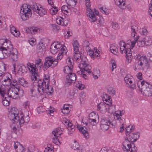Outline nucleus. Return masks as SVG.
<instances>
[{"label": "nucleus", "instance_id": "nucleus-40", "mask_svg": "<svg viewBox=\"0 0 152 152\" xmlns=\"http://www.w3.org/2000/svg\"><path fill=\"white\" fill-rule=\"evenodd\" d=\"M110 50L111 52L115 55H116L118 51V48L115 46L112 45L110 48Z\"/></svg>", "mask_w": 152, "mask_h": 152}, {"label": "nucleus", "instance_id": "nucleus-42", "mask_svg": "<svg viewBox=\"0 0 152 152\" xmlns=\"http://www.w3.org/2000/svg\"><path fill=\"white\" fill-rule=\"evenodd\" d=\"M4 81L5 83L4 85L6 86H9L12 84V82L11 81L10 78L8 77L6 79H4Z\"/></svg>", "mask_w": 152, "mask_h": 152}, {"label": "nucleus", "instance_id": "nucleus-44", "mask_svg": "<svg viewBox=\"0 0 152 152\" xmlns=\"http://www.w3.org/2000/svg\"><path fill=\"white\" fill-rule=\"evenodd\" d=\"M88 119H91L94 118H98V115L94 112L91 113L88 115Z\"/></svg>", "mask_w": 152, "mask_h": 152}, {"label": "nucleus", "instance_id": "nucleus-54", "mask_svg": "<svg viewBox=\"0 0 152 152\" xmlns=\"http://www.w3.org/2000/svg\"><path fill=\"white\" fill-rule=\"evenodd\" d=\"M3 103L5 106H8L9 104V101H6V97H3L2 98Z\"/></svg>", "mask_w": 152, "mask_h": 152}, {"label": "nucleus", "instance_id": "nucleus-25", "mask_svg": "<svg viewBox=\"0 0 152 152\" xmlns=\"http://www.w3.org/2000/svg\"><path fill=\"white\" fill-rule=\"evenodd\" d=\"M97 110L104 113L106 111V104L104 103H100L97 105Z\"/></svg>", "mask_w": 152, "mask_h": 152}, {"label": "nucleus", "instance_id": "nucleus-43", "mask_svg": "<svg viewBox=\"0 0 152 152\" xmlns=\"http://www.w3.org/2000/svg\"><path fill=\"white\" fill-rule=\"evenodd\" d=\"M99 8L100 11L103 14L107 15L109 13L108 10L104 7H99Z\"/></svg>", "mask_w": 152, "mask_h": 152}, {"label": "nucleus", "instance_id": "nucleus-6", "mask_svg": "<svg viewBox=\"0 0 152 152\" xmlns=\"http://www.w3.org/2000/svg\"><path fill=\"white\" fill-rule=\"evenodd\" d=\"M148 61L146 56H142L138 59L137 61V65L136 64H134L133 68L135 71L138 69L143 70L148 66Z\"/></svg>", "mask_w": 152, "mask_h": 152}, {"label": "nucleus", "instance_id": "nucleus-11", "mask_svg": "<svg viewBox=\"0 0 152 152\" xmlns=\"http://www.w3.org/2000/svg\"><path fill=\"white\" fill-rule=\"evenodd\" d=\"M124 80L127 86L133 89L136 88V87L135 81L130 75H126L124 78Z\"/></svg>", "mask_w": 152, "mask_h": 152}, {"label": "nucleus", "instance_id": "nucleus-38", "mask_svg": "<svg viewBox=\"0 0 152 152\" xmlns=\"http://www.w3.org/2000/svg\"><path fill=\"white\" fill-rule=\"evenodd\" d=\"M77 0H66V1L67 4L71 6L72 7H74L76 5Z\"/></svg>", "mask_w": 152, "mask_h": 152}, {"label": "nucleus", "instance_id": "nucleus-51", "mask_svg": "<svg viewBox=\"0 0 152 152\" xmlns=\"http://www.w3.org/2000/svg\"><path fill=\"white\" fill-rule=\"evenodd\" d=\"M127 139L131 142L132 143H133V142H135V141H133V140L134 139V133H132L130 134L129 135Z\"/></svg>", "mask_w": 152, "mask_h": 152}, {"label": "nucleus", "instance_id": "nucleus-33", "mask_svg": "<svg viewBox=\"0 0 152 152\" xmlns=\"http://www.w3.org/2000/svg\"><path fill=\"white\" fill-rule=\"evenodd\" d=\"M61 10L63 13L66 15H69L70 13V8L66 5H64L62 7Z\"/></svg>", "mask_w": 152, "mask_h": 152}, {"label": "nucleus", "instance_id": "nucleus-17", "mask_svg": "<svg viewBox=\"0 0 152 152\" xmlns=\"http://www.w3.org/2000/svg\"><path fill=\"white\" fill-rule=\"evenodd\" d=\"M76 76L75 73L69 72V74L66 76L65 85L69 86L72 83L75 82L76 80Z\"/></svg>", "mask_w": 152, "mask_h": 152}, {"label": "nucleus", "instance_id": "nucleus-52", "mask_svg": "<svg viewBox=\"0 0 152 152\" xmlns=\"http://www.w3.org/2000/svg\"><path fill=\"white\" fill-rule=\"evenodd\" d=\"M132 143V146L130 147V150H129V151L131 152H136L137 150V148L135 147L133 143Z\"/></svg>", "mask_w": 152, "mask_h": 152}, {"label": "nucleus", "instance_id": "nucleus-32", "mask_svg": "<svg viewBox=\"0 0 152 152\" xmlns=\"http://www.w3.org/2000/svg\"><path fill=\"white\" fill-rule=\"evenodd\" d=\"M143 40L146 46L150 45L152 44V39L150 36H146L143 38Z\"/></svg>", "mask_w": 152, "mask_h": 152}, {"label": "nucleus", "instance_id": "nucleus-22", "mask_svg": "<svg viewBox=\"0 0 152 152\" xmlns=\"http://www.w3.org/2000/svg\"><path fill=\"white\" fill-rule=\"evenodd\" d=\"M14 145V148L17 152H23L25 151L23 146L19 142H15Z\"/></svg>", "mask_w": 152, "mask_h": 152}, {"label": "nucleus", "instance_id": "nucleus-2", "mask_svg": "<svg viewBox=\"0 0 152 152\" xmlns=\"http://www.w3.org/2000/svg\"><path fill=\"white\" fill-rule=\"evenodd\" d=\"M81 56V54L80 52H77V53H74V58L76 60V61H79L80 60L79 67L82 70L81 71L82 72L83 70H84L88 72H91L90 69H87V66H90V65L88 63L87 58L84 56L82 57Z\"/></svg>", "mask_w": 152, "mask_h": 152}, {"label": "nucleus", "instance_id": "nucleus-19", "mask_svg": "<svg viewBox=\"0 0 152 152\" xmlns=\"http://www.w3.org/2000/svg\"><path fill=\"white\" fill-rule=\"evenodd\" d=\"M66 63L68 64V66H67L64 67V73H67L66 71L69 69L71 72L73 69V63L72 62L71 60L69 58H68L66 59Z\"/></svg>", "mask_w": 152, "mask_h": 152}, {"label": "nucleus", "instance_id": "nucleus-49", "mask_svg": "<svg viewBox=\"0 0 152 152\" xmlns=\"http://www.w3.org/2000/svg\"><path fill=\"white\" fill-rule=\"evenodd\" d=\"M80 100L81 102L85 99V94L83 92H82L80 94Z\"/></svg>", "mask_w": 152, "mask_h": 152}, {"label": "nucleus", "instance_id": "nucleus-27", "mask_svg": "<svg viewBox=\"0 0 152 152\" xmlns=\"http://www.w3.org/2000/svg\"><path fill=\"white\" fill-rule=\"evenodd\" d=\"M10 32L13 35L16 37H18L20 36V32L18 31L13 25H10Z\"/></svg>", "mask_w": 152, "mask_h": 152}, {"label": "nucleus", "instance_id": "nucleus-59", "mask_svg": "<svg viewBox=\"0 0 152 152\" xmlns=\"http://www.w3.org/2000/svg\"><path fill=\"white\" fill-rule=\"evenodd\" d=\"M138 45L139 47H143L145 45V43L144 42V41L143 40L142 41H138L137 42Z\"/></svg>", "mask_w": 152, "mask_h": 152}, {"label": "nucleus", "instance_id": "nucleus-30", "mask_svg": "<svg viewBox=\"0 0 152 152\" xmlns=\"http://www.w3.org/2000/svg\"><path fill=\"white\" fill-rule=\"evenodd\" d=\"M104 99L103 100L105 101L106 103H104L107 105H110L112 104L111 102V99L110 97L106 94L104 95Z\"/></svg>", "mask_w": 152, "mask_h": 152}, {"label": "nucleus", "instance_id": "nucleus-36", "mask_svg": "<svg viewBox=\"0 0 152 152\" xmlns=\"http://www.w3.org/2000/svg\"><path fill=\"white\" fill-rule=\"evenodd\" d=\"M137 27L135 25H133L131 26V35L133 37H134L137 34Z\"/></svg>", "mask_w": 152, "mask_h": 152}, {"label": "nucleus", "instance_id": "nucleus-61", "mask_svg": "<svg viewBox=\"0 0 152 152\" xmlns=\"http://www.w3.org/2000/svg\"><path fill=\"white\" fill-rule=\"evenodd\" d=\"M79 147V145L77 143L74 142L72 146V148L74 150H76Z\"/></svg>", "mask_w": 152, "mask_h": 152}, {"label": "nucleus", "instance_id": "nucleus-55", "mask_svg": "<svg viewBox=\"0 0 152 152\" xmlns=\"http://www.w3.org/2000/svg\"><path fill=\"white\" fill-rule=\"evenodd\" d=\"M94 118L89 119V122L92 125H94L96 123V119Z\"/></svg>", "mask_w": 152, "mask_h": 152}, {"label": "nucleus", "instance_id": "nucleus-34", "mask_svg": "<svg viewBox=\"0 0 152 152\" xmlns=\"http://www.w3.org/2000/svg\"><path fill=\"white\" fill-rule=\"evenodd\" d=\"M50 51L51 53L53 54L56 53L58 51L56 42L53 43L51 46Z\"/></svg>", "mask_w": 152, "mask_h": 152}, {"label": "nucleus", "instance_id": "nucleus-13", "mask_svg": "<svg viewBox=\"0 0 152 152\" xmlns=\"http://www.w3.org/2000/svg\"><path fill=\"white\" fill-rule=\"evenodd\" d=\"M18 109L15 108H13L8 114L9 118L13 123L15 120H19V117L18 116Z\"/></svg>", "mask_w": 152, "mask_h": 152}, {"label": "nucleus", "instance_id": "nucleus-10", "mask_svg": "<svg viewBox=\"0 0 152 152\" xmlns=\"http://www.w3.org/2000/svg\"><path fill=\"white\" fill-rule=\"evenodd\" d=\"M58 64V61L56 59L52 56H49L45 58V62L44 64L45 69H47L50 67H53L56 66Z\"/></svg>", "mask_w": 152, "mask_h": 152}, {"label": "nucleus", "instance_id": "nucleus-64", "mask_svg": "<svg viewBox=\"0 0 152 152\" xmlns=\"http://www.w3.org/2000/svg\"><path fill=\"white\" fill-rule=\"evenodd\" d=\"M0 94L2 97V98L4 97V95L5 94V91H4L2 88H1V86L0 85Z\"/></svg>", "mask_w": 152, "mask_h": 152}, {"label": "nucleus", "instance_id": "nucleus-46", "mask_svg": "<svg viewBox=\"0 0 152 152\" xmlns=\"http://www.w3.org/2000/svg\"><path fill=\"white\" fill-rule=\"evenodd\" d=\"M139 38V36H137L134 39V41H132L131 42V46L130 47L132 49L135 46V44L136 42L138 41Z\"/></svg>", "mask_w": 152, "mask_h": 152}, {"label": "nucleus", "instance_id": "nucleus-20", "mask_svg": "<svg viewBox=\"0 0 152 152\" xmlns=\"http://www.w3.org/2000/svg\"><path fill=\"white\" fill-rule=\"evenodd\" d=\"M37 49L38 53L43 54L46 50V45L42 42H40L37 45Z\"/></svg>", "mask_w": 152, "mask_h": 152}, {"label": "nucleus", "instance_id": "nucleus-24", "mask_svg": "<svg viewBox=\"0 0 152 152\" xmlns=\"http://www.w3.org/2000/svg\"><path fill=\"white\" fill-rule=\"evenodd\" d=\"M29 118L28 115H27L26 117H21L20 119L18 121H19V124L20 126H21L23 124H27L29 121Z\"/></svg>", "mask_w": 152, "mask_h": 152}, {"label": "nucleus", "instance_id": "nucleus-58", "mask_svg": "<svg viewBox=\"0 0 152 152\" xmlns=\"http://www.w3.org/2000/svg\"><path fill=\"white\" fill-rule=\"evenodd\" d=\"M111 64H112V71L113 72L114 69L116 67V65L115 63V61L114 60H112L111 61Z\"/></svg>", "mask_w": 152, "mask_h": 152}, {"label": "nucleus", "instance_id": "nucleus-35", "mask_svg": "<svg viewBox=\"0 0 152 152\" xmlns=\"http://www.w3.org/2000/svg\"><path fill=\"white\" fill-rule=\"evenodd\" d=\"M131 143V142L129 141L127 139H126L123 142L122 145V148L125 152H127L126 145H129V144Z\"/></svg>", "mask_w": 152, "mask_h": 152}, {"label": "nucleus", "instance_id": "nucleus-50", "mask_svg": "<svg viewBox=\"0 0 152 152\" xmlns=\"http://www.w3.org/2000/svg\"><path fill=\"white\" fill-rule=\"evenodd\" d=\"M62 22L61 26H66L69 23V19L66 18L65 19H64L62 18Z\"/></svg>", "mask_w": 152, "mask_h": 152}, {"label": "nucleus", "instance_id": "nucleus-12", "mask_svg": "<svg viewBox=\"0 0 152 152\" xmlns=\"http://www.w3.org/2000/svg\"><path fill=\"white\" fill-rule=\"evenodd\" d=\"M52 133L54 136V137L52 138L53 143L56 145H59V143L60 145L61 144V143L58 140V137L63 133L61 128L59 127L57 128L52 132Z\"/></svg>", "mask_w": 152, "mask_h": 152}, {"label": "nucleus", "instance_id": "nucleus-4", "mask_svg": "<svg viewBox=\"0 0 152 152\" xmlns=\"http://www.w3.org/2000/svg\"><path fill=\"white\" fill-rule=\"evenodd\" d=\"M5 41L4 39H0V43L3 45V46L0 48V59L6 58L7 57V53L9 52V50L12 48L10 42Z\"/></svg>", "mask_w": 152, "mask_h": 152}, {"label": "nucleus", "instance_id": "nucleus-7", "mask_svg": "<svg viewBox=\"0 0 152 152\" xmlns=\"http://www.w3.org/2000/svg\"><path fill=\"white\" fill-rule=\"evenodd\" d=\"M29 7V5L25 4L23 5L21 7L20 15L23 20H28L32 15L31 10Z\"/></svg>", "mask_w": 152, "mask_h": 152}, {"label": "nucleus", "instance_id": "nucleus-28", "mask_svg": "<svg viewBox=\"0 0 152 152\" xmlns=\"http://www.w3.org/2000/svg\"><path fill=\"white\" fill-rule=\"evenodd\" d=\"M61 53L60 52L58 55L57 56V58L56 60H60L62 59L63 57V55L66 54V48L65 47H63L61 48Z\"/></svg>", "mask_w": 152, "mask_h": 152}, {"label": "nucleus", "instance_id": "nucleus-31", "mask_svg": "<svg viewBox=\"0 0 152 152\" xmlns=\"http://www.w3.org/2000/svg\"><path fill=\"white\" fill-rule=\"evenodd\" d=\"M39 30L38 28L34 27H29L26 29V32L27 33L34 34L35 32H37Z\"/></svg>", "mask_w": 152, "mask_h": 152}, {"label": "nucleus", "instance_id": "nucleus-62", "mask_svg": "<svg viewBox=\"0 0 152 152\" xmlns=\"http://www.w3.org/2000/svg\"><path fill=\"white\" fill-rule=\"evenodd\" d=\"M113 28L115 29H118L119 27V25L118 23L116 22L113 23H112Z\"/></svg>", "mask_w": 152, "mask_h": 152}, {"label": "nucleus", "instance_id": "nucleus-26", "mask_svg": "<svg viewBox=\"0 0 152 152\" xmlns=\"http://www.w3.org/2000/svg\"><path fill=\"white\" fill-rule=\"evenodd\" d=\"M18 83L25 87H27L29 86V84L23 78H19L18 80Z\"/></svg>", "mask_w": 152, "mask_h": 152}, {"label": "nucleus", "instance_id": "nucleus-18", "mask_svg": "<svg viewBox=\"0 0 152 152\" xmlns=\"http://www.w3.org/2000/svg\"><path fill=\"white\" fill-rule=\"evenodd\" d=\"M101 122L100 126L101 128L104 131L107 130L109 128V126L111 124L112 125H113V124L111 123L112 122L105 118L102 119Z\"/></svg>", "mask_w": 152, "mask_h": 152}, {"label": "nucleus", "instance_id": "nucleus-63", "mask_svg": "<svg viewBox=\"0 0 152 152\" xmlns=\"http://www.w3.org/2000/svg\"><path fill=\"white\" fill-rule=\"evenodd\" d=\"M89 45V42L86 40L85 41L83 44V45L84 47H86V49H88V47H89L88 46Z\"/></svg>", "mask_w": 152, "mask_h": 152}, {"label": "nucleus", "instance_id": "nucleus-5", "mask_svg": "<svg viewBox=\"0 0 152 152\" xmlns=\"http://www.w3.org/2000/svg\"><path fill=\"white\" fill-rule=\"evenodd\" d=\"M129 45L127 43L126 44L123 41H120L119 43L120 52L122 54L124 53L126 54L127 62L130 63L132 61V56L131 49L128 48L127 45Z\"/></svg>", "mask_w": 152, "mask_h": 152}, {"label": "nucleus", "instance_id": "nucleus-21", "mask_svg": "<svg viewBox=\"0 0 152 152\" xmlns=\"http://www.w3.org/2000/svg\"><path fill=\"white\" fill-rule=\"evenodd\" d=\"M77 128L79 129V131L83 134L84 135V137L86 139L88 138L89 137V134L88 132L85 128V129L81 125H78L77 126Z\"/></svg>", "mask_w": 152, "mask_h": 152}, {"label": "nucleus", "instance_id": "nucleus-37", "mask_svg": "<svg viewBox=\"0 0 152 152\" xmlns=\"http://www.w3.org/2000/svg\"><path fill=\"white\" fill-rule=\"evenodd\" d=\"M27 72V69L24 65L20 66H18V73H20L21 72L22 74L25 73Z\"/></svg>", "mask_w": 152, "mask_h": 152}, {"label": "nucleus", "instance_id": "nucleus-8", "mask_svg": "<svg viewBox=\"0 0 152 152\" xmlns=\"http://www.w3.org/2000/svg\"><path fill=\"white\" fill-rule=\"evenodd\" d=\"M23 92V91L19 87H15L9 89L8 91L7 94L9 97L13 99H16L19 97V95H22Z\"/></svg>", "mask_w": 152, "mask_h": 152}, {"label": "nucleus", "instance_id": "nucleus-23", "mask_svg": "<svg viewBox=\"0 0 152 152\" xmlns=\"http://www.w3.org/2000/svg\"><path fill=\"white\" fill-rule=\"evenodd\" d=\"M115 2L117 5L121 9H124L126 8L125 0H115Z\"/></svg>", "mask_w": 152, "mask_h": 152}, {"label": "nucleus", "instance_id": "nucleus-53", "mask_svg": "<svg viewBox=\"0 0 152 152\" xmlns=\"http://www.w3.org/2000/svg\"><path fill=\"white\" fill-rule=\"evenodd\" d=\"M58 11L57 8L53 7L51 8L50 10V12L52 15H55L57 13Z\"/></svg>", "mask_w": 152, "mask_h": 152}, {"label": "nucleus", "instance_id": "nucleus-56", "mask_svg": "<svg viewBox=\"0 0 152 152\" xmlns=\"http://www.w3.org/2000/svg\"><path fill=\"white\" fill-rule=\"evenodd\" d=\"M53 146H52L51 148L48 147L46 148L44 150V152H53Z\"/></svg>", "mask_w": 152, "mask_h": 152}, {"label": "nucleus", "instance_id": "nucleus-29", "mask_svg": "<svg viewBox=\"0 0 152 152\" xmlns=\"http://www.w3.org/2000/svg\"><path fill=\"white\" fill-rule=\"evenodd\" d=\"M68 126L67 127L68 129V133L69 134H72L75 130V126L71 123H68Z\"/></svg>", "mask_w": 152, "mask_h": 152}, {"label": "nucleus", "instance_id": "nucleus-16", "mask_svg": "<svg viewBox=\"0 0 152 152\" xmlns=\"http://www.w3.org/2000/svg\"><path fill=\"white\" fill-rule=\"evenodd\" d=\"M7 57L9 56L13 61H16L18 58V51L15 48H12L9 50V52L7 53Z\"/></svg>", "mask_w": 152, "mask_h": 152}, {"label": "nucleus", "instance_id": "nucleus-60", "mask_svg": "<svg viewBox=\"0 0 152 152\" xmlns=\"http://www.w3.org/2000/svg\"><path fill=\"white\" fill-rule=\"evenodd\" d=\"M139 137L140 134L138 133H134V139L133 140V141H136L139 138Z\"/></svg>", "mask_w": 152, "mask_h": 152}, {"label": "nucleus", "instance_id": "nucleus-9", "mask_svg": "<svg viewBox=\"0 0 152 152\" xmlns=\"http://www.w3.org/2000/svg\"><path fill=\"white\" fill-rule=\"evenodd\" d=\"M27 65L28 68L32 73L31 79L33 81V82L36 83L37 82L39 77L37 69L35 67L34 65H32L30 63H28Z\"/></svg>", "mask_w": 152, "mask_h": 152}, {"label": "nucleus", "instance_id": "nucleus-57", "mask_svg": "<svg viewBox=\"0 0 152 152\" xmlns=\"http://www.w3.org/2000/svg\"><path fill=\"white\" fill-rule=\"evenodd\" d=\"M29 43L30 45L34 46L36 44V39H31L29 40Z\"/></svg>", "mask_w": 152, "mask_h": 152}, {"label": "nucleus", "instance_id": "nucleus-14", "mask_svg": "<svg viewBox=\"0 0 152 152\" xmlns=\"http://www.w3.org/2000/svg\"><path fill=\"white\" fill-rule=\"evenodd\" d=\"M31 8L40 16H42L47 13V11L45 9L42 8L40 5L37 4L33 5Z\"/></svg>", "mask_w": 152, "mask_h": 152}, {"label": "nucleus", "instance_id": "nucleus-39", "mask_svg": "<svg viewBox=\"0 0 152 152\" xmlns=\"http://www.w3.org/2000/svg\"><path fill=\"white\" fill-rule=\"evenodd\" d=\"M134 127L131 125H129L126 128V134L129 135V133L132 132L134 129Z\"/></svg>", "mask_w": 152, "mask_h": 152}, {"label": "nucleus", "instance_id": "nucleus-47", "mask_svg": "<svg viewBox=\"0 0 152 152\" xmlns=\"http://www.w3.org/2000/svg\"><path fill=\"white\" fill-rule=\"evenodd\" d=\"M87 50H88V54L93 59H94V52L91 50L90 47H88V49H87Z\"/></svg>", "mask_w": 152, "mask_h": 152}, {"label": "nucleus", "instance_id": "nucleus-48", "mask_svg": "<svg viewBox=\"0 0 152 152\" xmlns=\"http://www.w3.org/2000/svg\"><path fill=\"white\" fill-rule=\"evenodd\" d=\"M77 86L78 87V88L80 90H82L85 87V86L83 84H82L81 82L80 81H77Z\"/></svg>", "mask_w": 152, "mask_h": 152}, {"label": "nucleus", "instance_id": "nucleus-1", "mask_svg": "<svg viewBox=\"0 0 152 152\" xmlns=\"http://www.w3.org/2000/svg\"><path fill=\"white\" fill-rule=\"evenodd\" d=\"M39 79L37 83L38 82V92L41 94L44 93H52L49 91V83L50 81V76L48 75H45L43 80V81H39Z\"/></svg>", "mask_w": 152, "mask_h": 152}, {"label": "nucleus", "instance_id": "nucleus-3", "mask_svg": "<svg viewBox=\"0 0 152 152\" xmlns=\"http://www.w3.org/2000/svg\"><path fill=\"white\" fill-rule=\"evenodd\" d=\"M139 88L144 95L150 96L152 95V85L148 82L143 80L138 82L137 84Z\"/></svg>", "mask_w": 152, "mask_h": 152}, {"label": "nucleus", "instance_id": "nucleus-15", "mask_svg": "<svg viewBox=\"0 0 152 152\" xmlns=\"http://www.w3.org/2000/svg\"><path fill=\"white\" fill-rule=\"evenodd\" d=\"M90 1V0H85L86 4V7H87V10L89 12L88 14V16L89 17V20L91 22H94L96 21V18L94 12L90 9L91 4Z\"/></svg>", "mask_w": 152, "mask_h": 152}, {"label": "nucleus", "instance_id": "nucleus-45", "mask_svg": "<svg viewBox=\"0 0 152 152\" xmlns=\"http://www.w3.org/2000/svg\"><path fill=\"white\" fill-rule=\"evenodd\" d=\"M87 69H91V67H90V66H87ZM80 71H78L77 72V73H78L79 74H80V73H81V75H82V76H83V77L85 79H87L88 78V76L85 74H83V72L84 71H86V72H87L85 70H83V71H82L81 70V69H80ZM90 72H88V73H91V70H90Z\"/></svg>", "mask_w": 152, "mask_h": 152}, {"label": "nucleus", "instance_id": "nucleus-41", "mask_svg": "<svg viewBox=\"0 0 152 152\" xmlns=\"http://www.w3.org/2000/svg\"><path fill=\"white\" fill-rule=\"evenodd\" d=\"M107 91L110 95L113 96L115 93V89L112 87H109L107 89Z\"/></svg>", "mask_w": 152, "mask_h": 152}]
</instances>
